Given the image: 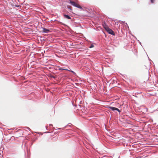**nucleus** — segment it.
<instances>
[{"mask_svg": "<svg viewBox=\"0 0 158 158\" xmlns=\"http://www.w3.org/2000/svg\"><path fill=\"white\" fill-rule=\"evenodd\" d=\"M70 3L73 6L79 8L81 9H82V7L79 4L71 0H69Z\"/></svg>", "mask_w": 158, "mask_h": 158, "instance_id": "f257e3e1", "label": "nucleus"}, {"mask_svg": "<svg viewBox=\"0 0 158 158\" xmlns=\"http://www.w3.org/2000/svg\"><path fill=\"white\" fill-rule=\"evenodd\" d=\"M106 31L110 34L114 35L115 34L113 31L111 29L109 28V27L106 30Z\"/></svg>", "mask_w": 158, "mask_h": 158, "instance_id": "f03ea898", "label": "nucleus"}, {"mask_svg": "<svg viewBox=\"0 0 158 158\" xmlns=\"http://www.w3.org/2000/svg\"><path fill=\"white\" fill-rule=\"evenodd\" d=\"M43 31L44 33H48L50 32V31L49 29H47L45 28H43Z\"/></svg>", "mask_w": 158, "mask_h": 158, "instance_id": "7ed1b4c3", "label": "nucleus"}, {"mask_svg": "<svg viewBox=\"0 0 158 158\" xmlns=\"http://www.w3.org/2000/svg\"><path fill=\"white\" fill-rule=\"evenodd\" d=\"M103 27L105 28V30L107 28H108V26L106 25V23L105 22L104 23L102 24Z\"/></svg>", "mask_w": 158, "mask_h": 158, "instance_id": "20e7f679", "label": "nucleus"}, {"mask_svg": "<svg viewBox=\"0 0 158 158\" xmlns=\"http://www.w3.org/2000/svg\"><path fill=\"white\" fill-rule=\"evenodd\" d=\"M64 18L67 19H71V17L68 15L64 14Z\"/></svg>", "mask_w": 158, "mask_h": 158, "instance_id": "39448f33", "label": "nucleus"}, {"mask_svg": "<svg viewBox=\"0 0 158 158\" xmlns=\"http://www.w3.org/2000/svg\"><path fill=\"white\" fill-rule=\"evenodd\" d=\"M110 109L111 110H112L114 111L116 110V107H113L110 106L109 107Z\"/></svg>", "mask_w": 158, "mask_h": 158, "instance_id": "423d86ee", "label": "nucleus"}, {"mask_svg": "<svg viewBox=\"0 0 158 158\" xmlns=\"http://www.w3.org/2000/svg\"><path fill=\"white\" fill-rule=\"evenodd\" d=\"M59 70H67V71H69V70L66 69H62V68H59Z\"/></svg>", "mask_w": 158, "mask_h": 158, "instance_id": "0eeeda50", "label": "nucleus"}, {"mask_svg": "<svg viewBox=\"0 0 158 158\" xmlns=\"http://www.w3.org/2000/svg\"><path fill=\"white\" fill-rule=\"evenodd\" d=\"M116 110L118 111V112H121L120 110L119 109H118V108H116Z\"/></svg>", "mask_w": 158, "mask_h": 158, "instance_id": "6e6552de", "label": "nucleus"}, {"mask_svg": "<svg viewBox=\"0 0 158 158\" xmlns=\"http://www.w3.org/2000/svg\"><path fill=\"white\" fill-rule=\"evenodd\" d=\"M94 47V46L93 45H91L89 47V48H93Z\"/></svg>", "mask_w": 158, "mask_h": 158, "instance_id": "1a4fd4ad", "label": "nucleus"}, {"mask_svg": "<svg viewBox=\"0 0 158 158\" xmlns=\"http://www.w3.org/2000/svg\"><path fill=\"white\" fill-rule=\"evenodd\" d=\"M69 71L71 72H72L74 74H76L74 72H73V71H72V70H69Z\"/></svg>", "mask_w": 158, "mask_h": 158, "instance_id": "9d476101", "label": "nucleus"}, {"mask_svg": "<svg viewBox=\"0 0 158 158\" xmlns=\"http://www.w3.org/2000/svg\"><path fill=\"white\" fill-rule=\"evenodd\" d=\"M155 0H151V2L152 3H153Z\"/></svg>", "mask_w": 158, "mask_h": 158, "instance_id": "9b49d317", "label": "nucleus"}, {"mask_svg": "<svg viewBox=\"0 0 158 158\" xmlns=\"http://www.w3.org/2000/svg\"><path fill=\"white\" fill-rule=\"evenodd\" d=\"M68 8H69V9H70L71 10H72V9H71V7H70V6H69V7Z\"/></svg>", "mask_w": 158, "mask_h": 158, "instance_id": "f8f14e48", "label": "nucleus"}, {"mask_svg": "<svg viewBox=\"0 0 158 158\" xmlns=\"http://www.w3.org/2000/svg\"><path fill=\"white\" fill-rule=\"evenodd\" d=\"M113 157H114V156H113Z\"/></svg>", "mask_w": 158, "mask_h": 158, "instance_id": "ddd939ff", "label": "nucleus"}]
</instances>
